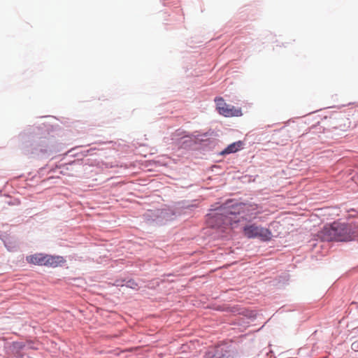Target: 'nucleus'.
Returning <instances> with one entry per match:
<instances>
[{
	"label": "nucleus",
	"instance_id": "11",
	"mask_svg": "<svg viewBox=\"0 0 358 358\" xmlns=\"http://www.w3.org/2000/svg\"><path fill=\"white\" fill-rule=\"evenodd\" d=\"M203 358H224L223 341H220L217 345L210 347Z\"/></svg>",
	"mask_w": 358,
	"mask_h": 358
},
{
	"label": "nucleus",
	"instance_id": "20",
	"mask_svg": "<svg viewBox=\"0 0 358 358\" xmlns=\"http://www.w3.org/2000/svg\"><path fill=\"white\" fill-rule=\"evenodd\" d=\"M229 207L226 208L225 207V217H229V215H232L234 213H236L235 211H232L229 209Z\"/></svg>",
	"mask_w": 358,
	"mask_h": 358
},
{
	"label": "nucleus",
	"instance_id": "6",
	"mask_svg": "<svg viewBox=\"0 0 358 358\" xmlns=\"http://www.w3.org/2000/svg\"><path fill=\"white\" fill-rule=\"evenodd\" d=\"M209 139H204L201 134L196 135L188 134L183 136L181 141H179L178 146L183 149L198 150L207 147V141Z\"/></svg>",
	"mask_w": 358,
	"mask_h": 358
},
{
	"label": "nucleus",
	"instance_id": "21",
	"mask_svg": "<svg viewBox=\"0 0 358 358\" xmlns=\"http://www.w3.org/2000/svg\"><path fill=\"white\" fill-rule=\"evenodd\" d=\"M75 150H76V149H72V150H69V151L68 152V153L71 154V157H77V156H78V155H79V153H78V152H76H76H74Z\"/></svg>",
	"mask_w": 358,
	"mask_h": 358
},
{
	"label": "nucleus",
	"instance_id": "2",
	"mask_svg": "<svg viewBox=\"0 0 358 358\" xmlns=\"http://www.w3.org/2000/svg\"><path fill=\"white\" fill-rule=\"evenodd\" d=\"M357 233L354 225L334 222L324 226L318 236L324 241H350L355 239Z\"/></svg>",
	"mask_w": 358,
	"mask_h": 358
},
{
	"label": "nucleus",
	"instance_id": "30",
	"mask_svg": "<svg viewBox=\"0 0 358 358\" xmlns=\"http://www.w3.org/2000/svg\"><path fill=\"white\" fill-rule=\"evenodd\" d=\"M1 192H2L1 189H0V195L1 194Z\"/></svg>",
	"mask_w": 358,
	"mask_h": 358
},
{
	"label": "nucleus",
	"instance_id": "26",
	"mask_svg": "<svg viewBox=\"0 0 358 358\" xmlns=\"http://www.w3.org/2000/svg\"><path fill=\"white\" fill-rule=\"evenodd\" d=\"M245 216H248L249 218L255 217V216L252 217V215H245Z\"/></svg>",
	"mask_w": 358,
	"mask_h": 358
},
{
	"label": "nucleus",
	"instance_id": "24",
	"mask_svg": "<svg viewBox=\"0 0 358 358\" xmlns=\"http://www.w3.org/2000/svg\"><path fill=\"white\" fill-rule=\"evenodd\" d=\"M224 149L222 150L221 151H220V152H219V155L221 156H224Z\"/></svg>",
	"mask_w": 358,
	"mask_h": 358
},
{
	"label": "nucleus",
	"instance_id": "12",
	"mask_svg": "<svg viewBox=\"0 0 358 358\" xmlns=\"http://www.w3.org/2000/svg\"><path fill=\"white\" fill-rule=\"evenodd\" d=\"M116 282L117 286H125L134 290H137L138 289V283L133 278H123L117 280Z\"/></svg>",
	"mask_w": 358,
	"mask_h": 358
},
{
	"label": "nucleus",
	"instance_id": "1",
	"mask_svg": "<svg viewBox=\"0 0 358 358\" xmlns=\"http://www.w3.org/2000/svg\"><path fill=\"white\" fill-rule=\"evenodd\" d=\"M53 126L48 122L28 125L17 136L18 148L29 159L43 160L61 152L64 145L50 137Z\"/></svg>",
	"mask_w": 358,
	"mask_h": 358
},
{
	"label": "nucleus",
	"instance_id": "4",
	"mask_svg": "<svg viewBox=\"0 0 358 358\" xmlns=\"http://www.w3.org/2000/svg\"><path fill=\"white\" fill-rule=\"evenodd\" d=\"M29 264L49 268L63 267L66 263V259L60 255L37 252L26 257Z\"/></svg>",
	"mask_w": 358,
	"mask_h": 358
},
{
	"label": "nucleus",
	"instance_id": "19",
	"mask_svg": "<svg viewBox=\"0 0 358 358\" xmlns=\"http://www.w3.org/2000/svg\"><path fill=\"white\" fill-rule=\"evenodd\" d=\"M238 213L240 214L241 210H242V212L244 213L248 208V206H247L245 204H241L238 206Z\"/></svg>",
	"mask_w": 358,
	"mask_h": 358
},
{
	"label": "nucleus",
	"instance_id": "27",
	"mask_svg": "<svg viewBox=\"0 0 358 358\" xmlns=\"http://www.w3.org/2000/svg\"><path fill=\"white\" fill-rule=\"evenodd\" d=\"M346 121L348 122V127H350V121L348 119L346 120Z\"/></svg>",
	"mask_w": 358,
	"mask_h": 358
},
{
	"label": "nucleus",
	"instance_id": "18",
	"mask_svg": "<svg viewBox=\"0 0 358 358\" xmlns=\"http://www.w3.org/2000/svg\"><path fill=\"white\" fill-rule=\"evenodd\" d=\"M24 343H26V348L27 349H31V350H37L38 349V348L35 345L34 342L31 340H27Z\"/></svg>",
	"mask_w": 358,
	"mask_h": 358
},
{
	"label": "nucleus",
	"instance_id": "5",
	"mask_svg": "<svg viewBox=\"0 0 358 358\" xmlns=\"http://www.w3.org/2000/svg\"><path fill=\"white\" fill-rule=\"evenodd\" d=\"M206 215V223L210 228L224 232V203H215Z\"/></svg>",
	"mask_w": 358,
	"mask_h": 358
},
{
	"label": "nucleus",
	"instance_id": "7",
	"mask_svg": "<svg viewBox=\"0 0 358 358\" xmlns=\"http://www.w3.org/2000/svg\"><path fill=\"white\" fill-rule=\"evenodd\" d=\"M243 232L244 236L248 238H259L262 241H268L272 237V233L268 229L255 224L245 225Z\"/></svg>",
	"mask_w": 358,
	"mask_h": 358
},
{
	"label": "nucleus",
	"instance_id": "25",
	"mask_svg": "<svg viewBox=\"0 0 358 358\" xmlns=\"http://www.w3.org/2000/svg\"><path fill=\"white\" fill-rule=\"evenodd\" d=\"M169 3H170V2H167V3H166V2H164V3H163V4H164V6H169Z\"/></svg>",
	"mask_w": 358,
	"mask_h": 358
},
{
	"label": "nucleus",
	"instance_id": "13",
	"mask_svg": "<svg viewBox=\"0 0 358 358\" xmlns=\"http://www.w3.org/2000/svg\"><path fill=\"white\" fill-rule=\"evenodd\" d=\"M243 115L241 109L230 104H225V117H239Z\"/></svg>",
	"mask_w": 358,
	"mask_h": 358
},
{
	"label": "nucleus",
	"instance_id": "8",
	"mask_svg": "<svg viewBox=\"0 0 358 358\" xmlns=\"http://www.w3.org/2000/svg\"><path fill=\"white\" fill-rule=\"evenodd\" d=\"M83 164L82 158H77L73 160H71L69 162L62 163L59 164H55V166H50V164H46L45 166L41 167L38 170V174L41 176H43L45 174H50L52 173H56L57 170L59 171V174H64V169L69 170V166H72L73 164L81 165Z\"/></svg>",
	"mask_w": 358,
	"mask_h": 358
},
{
	"label": "nucleus",
	"instance_id": "29",
	"mask_svg": "<svg viewBox=\"0 0 358 358\" xmlns=\"http://www.w3.org/2000/svg\"><path fill=\"white\" fill-rule=\"evenodd\" d=\"M55 178V177H53V176H50V177H49L48 179V180H50V179H51V178Z\"/></svg>",
	"mask_w": 358,
	"mask_h": 358
},
{
	"label": "nucleus",
	"instance_id": "28",
	"mask_svg": "<svg viewBox=\"0 0 358 358\" xmlns=\"http://www.w3.org/2000/svg\"><path fill=\"white\" fill-rule=\"evenodd\" d=\"M176 12H177V13H180V12H181V9H178V10H176Z\"/></svg>",
	"mask_w": 358,
	"mask_h": 358
},
{
	"label": "nucleus",
	"instance_id": "9",
	"mask_svg": "<svg viewBox=\"0 0 358 358\" xmlns=\"http://www.w3.org/2000/svg\"><path fill=\"white\" fill-rule=\"evenodd\" d=\"M6 348L7 352L10 353L14 358H24L26 355L22 351L26 348V343L22 341H13L7 343Z\"/></svg>",
	"mask_w": 358,
	"mask_h": 358
},
{
	"label": "nucleus",
	"instance_id": "14",
	"mask_svg": "<svg viewBox=\"0 0 358 358\" xmlns=\"http://www.w3.org/2000/svg\"><path fill=\"white\" fill-rule=\"evenodd\" d=\"M244 143L241 141L234 142L225 148V154L234 153L243 148Z\"/></svg>",
	"mask_w": 358,
	"mask_h": 358
},
{
	"label": "nucleus",
	"instance_id": "22",
	"mask_svg": "<svg viewBox=\"0 0 358 358\" xmlns=\"http://www.w3.org/2000/svg\"><path fill=\"white\" fill-rule=\"evenodd\" d=\"M90 150H85V151H83V152H80V155L82 157H84V156H87V153L89 152Z\"/></svg>",
	"mask_w": 358,
	"mask_h": 358
},
{
	"label": "nucleus",
	"instance_id": "23",
	"mask_svg": "<svg viewBox=\"0 0 358 358\" xmlns=\"http://www.w3.org/2000/svg\"><path fill=\"white\" fill-rule=\"evenodd\" d=\"M354 229H355V230H356L357 231V233L355 234V238L357 237L358 238V226L354 225Z\"/></svg>",
	"mask_w": 358,
	"mask_h": 358
},
{
	"label": "nucleus",
	"instance_id": "17",
	"mask_svg": "<svg viewBox=\"0 0 358 358\" xmlns=\"http://www.w3.org/2000/svg\"><path fill=\"white\" fill-rule=\"evenodd\" d=\"M4 246L6 248V249L9 252H13L16 250V246L13 244V243L9 240L8 238H6L4 239H2Z\"/></svg>",
	"mask_w": 358,
	"mask_h": 358
},
{
	"label": "nucleus",
	"instance_id": "3",
	"mask_svg": "<svg viewBox=\"0 0 358 358\" xmlns=\"http://www.w3.org/2000/svg\"><path fill=\"white\" fill-rule=\"evenodd\" d=\"M192 206L185 205L184 202H179L177 205L162 209H156L147 213L148 220H152L157 225L162 226L168 222L176 220L178 217L187 213Z\"/></svg>",
	"mask_w": 358,
	"mask_h": 358
},
{
	"label": "nucleus",
	"instance_id": "15",
	"mask_svg": "<svg viewBox=\"0 0 358 358\" xmlns=\"http://www.w3.org/2000/svg\"><path fill=\"white\" fill-rule=\"evenodd\" d=\"M187 135L186 132L181 129H177L171 136V143L179 145V141H181L183 136Z\"/></svg>",
	"mask_w": 358,
	"mask_h": 358
},
{
	"label": "nucleus",
	"instance_id": "16",
	"mask_svg": "<svg viewBox=\"0 0 358 358\" xmlns=\"http://www.w3.org/2000/svg\"><path fill=\"white\" fill-rule=\"evenodd\" d=\"M214 101L216 103V110L220 115H224V98L222 96H216Z\"/></svg>",
	"mask_w": 358,
	"mask_h": 358
},
{
	"label": "nucleus",
	"instance_id": "10",
	"mask_svg": "<svg viewBox=\"0 0 358 358\" xmlns=\"http://www.w3.org/2000/svg\"><path fill=\"white\" fill-rule=\"evenodd\" d=\"M222 124L220 126L216 125L215 127L212 126L208 131L202 133L201 136L204 139H209L207 141V146L210 144H215L214 140L217 137H220L223 134Z\"/></svg>",
	"mask_w": 358,
	"mask_h": 358
}]
</instances>
